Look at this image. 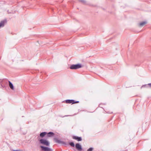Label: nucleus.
<instances>
[{
    "instance_id": "f257e3e1",
    "label": "nucleus",
    "mask_w": 151,
    "mask_h": 151,
    "mask_svg": "<svg viewBox=\"0 0 151 151\" xmlns=\"http://www.w3.org/2000/svg\"><path fill=\"white\" fill-rule=\"evenodd\" d=\"M40 142L44 145L48 146L50 145V143L46 139H41L39 140Z\"/></svg>"
},
{
    "instance_id": "f03ea898",
    "label": "nucleus",
    "mask_w": 151,
    "mask_h": 151,
    "mask_svg": "<svg viewBox=\"0 0 151 151\" xmlns=\"http://www.w3.org/2000/svg\"><path fill=\"white\" fill-rule=\"evenodd\" d=\"M81 65L80 64L76 65H72L70 66V68L71 69H77L81 67Z\"/></svg>"
},
{
    "instance_id": "7ed1b4c3",
    "label": "nucleus",
    "mask_w": 151,
    "mask_h": 151,
    "mask_svg": "<svg viewBox=\"0 0 151 151\" xmlns=\"http://www.w3.org/2000/svg\"><path fill=\"white\" fill-rule=\"evenodd\" d=\"M54 140L58 144H61L63 145H66V142H65L61 141L60 140H59L57 138H55L54 139Z\"/></svg>"
},
{
    "instance_id": "20e7f679",
    "label": "nucleus",
    "mask_w": 151,
    "mask_h": 151,
    "mask_svg": "<svg viewBox=\"0 0 151 151\" xmlns=\"http://www.w3.org/2000/svg\"><path fill=\"white\" fill-rule=\"evenodd\" d=\"M40 147L42 148V150L44 151H52V149L48 147L41 146Z\"/></svg>"
},
{
    "instance_id": "39448f33",
    "label": "nucleus",
    "mask_w": 151,
    "mask_h": 151,
    "mask_svg": "<svg viewBox=\"0 0 151 151\" xmlns=\"http://www.w3.org/2000/svg\"><path fill=\"white\" fill-rule=\"evenodd\" d=\"M75 147L76 149L79 151H81L82 150L81 145L78 143L76 144Z\"/></svg>"
},
{
    "instance_id": "423d86ee",
    "label": "nucleus",
    "mask_w": 151,
    "mask_h": 151,
    "mask_svg": "<svg viewBox=\"0 0 151 151\" xmlns=\"http://www.w3.org/2000/svg\"><path fill=\"white\" fill-rule=\"evenodd\" d=\"M72 138L73 139H76L78 141H81L82 140L81 137H78L76 136H73L72 137Z\"/></svg>"
},
{
    "instance_id": "0eeeda50",
    "label": "nucleus",
    "mask_w": 151,
    "mask_h": 151,
    "mask_svg": "<svg viewBox=\"0 0 151 151\" xmlns=\"http://www.w3.org/2000/svg\"><path fill=\"white\" fill-rule=\"evenodd\" d=\"M6 22V20H4L3 21H1V23H0V27H2L4 26V25L5 23Z\"/></svg>"
},
{
    "instance_id": "6e6552de",
    "label": "nucleus",
    "mask_w": 151,
    "mask_h": 151,
    "mask_svg": "<svg viewBox=\"0 0 151 151\" xmlns=\"http://www.w3.org/2000/svg\"><path fill=\"white\" fill-rule=\"evenodd\" d=\"M47 133L46 132H42L40 133V136L42 138L43 137L45 136L47 134Z\"/></svg>"
},
{
    "instance_id": "1a4fd4ad",
    "label": "nucleus",
    "mask_w": 151,
    "mask_h": 151,
    "mask_svg": "<svg viewBox=\"0 0 151 151\" xmlns=\"http://www.w3.org/2000/svg\"><path fill=\"white\" fill-rule=\"evenodd\" d=\"M47 136L48 137H52L54 136V133L52 132H49L48 133H47Z\"/></svg>"
},
{
    "instance_id": "9d476101",
    "label": "nucleus",
    "mask_w": 151,
    "mask_h": 151,
    "mask_svg": "<svg viewBox=\"0 0 151 151\" xmlns=\"http://www.w3.org/2000/svg\"><path fill=\"white\" fill-rule=\"evenodd\" d=\"M9 83V86L10 88L12 89V90H14V87L13 85V84H12V83L10 81H8Z\"/></svg>"
},
{
    "instance_id": "9b49d317",
    "label": "nucleus",
    "mask_w": 151,
    "mask_h": 151,
    "mask_svg": "<svg viewBox=\"0 0 151 151\" xmlns=\"http://www.w3.org/2000/svg\"><path fill=\"white\" fill-rule=\"evenodd\" d=\"M147 23V22L144 21L140 23L139 24V26L140 27H142Z\"/></svg>"
},
{
    "instance_id": "f8f14e48",
    "label": "nucleus",
    "mask_w": 151,
    "mask_h": 151,
    "mask_svg": "<svg viewBox=\"0 0 151 151\" xmlns=\"http://www.w3.org/2000/svg\"><path fill=\"white\" fill-rule=\"evenodd\" d=\"M73 101L72 100H66L65 101V102L67 104H70L71 103V101ZM63 102H65L64 101H63Z\"/></svg>"
},
{
    "instance_id": "ddd939ff",
    "label": "nucleus",
    "mask_w": 151,
    "mask_h": 151,
    "mask_svg": "<svg viewBox=\"0 0 151 151\" xmlns=\"http://www.w3.org/2000/svg\"><path fill=\"white\" fill-rule=\"evenodd\" d=\"M69 144L71 146L74 147L75 146V144L73 142H70L69 143Z\"/></svg>"
},
{
    "instance_id": "4468645a",
    "label": "nucleus",
    "mask_w": 151,
    "mask_h": 151,
    "mask_svg": "<svg viewBox=\"0 0 151 151\" xmlns=\"http://www.w3.org/2000/svg\"><path fill=\"white\" fill-rule=\"evenodd\" d=\"M72 101H71L72 102H71V103L72 104L77 103H78L79 102L78 101H75L74 100H72Z\"/></svg>"
},
{
    "instance_id": "2eb2a0df",
    "label": "nucleus",
    "mask_w": 151,
    "mask_h": 151,
    "mask_svg": "<svg viewBox=\"0 0 151 151\" xmlns=\"http://www.w3.org/2000/svg\"><path fill=\"white\" fill-rule=\"evenodd\" d=\"M93 148L92 147H91L89 148V149H88L87 151H92L93 150Z\"/></svg>"
},
{
    "instance_id": "dca6fc26",
    "label": "nucleus",
    "mask_w": 151,
    "mask_h": 151,
    "mask_svg": "<svg viewBox=\"0 0 151 151\" xmlns=\"http://www.w3.org/2000/svg\"><path fill=\"white\" fill-rule=\"evenodd\" d=\"M80 1L83 3H85L86 2L84 0H80Z\"/></svg>"
},
{
    "instance_id": "f3484780",
    "label": "nucleus",
    "mask_w": 151,
    "mask_h": 151,
    "mask_svg": "<svg viewBox=\"0 0 151 151\" xmlns=\"http://www.w3.org/2000/svg\"><path fill=\"white\" fill-rule=\"evenodd\" d=\"M148 85L151 88V83H149Z\"/></svg>"
},
{
    "instance_id": "a211bd4d",
    "label": "nucleus",
    "mask_w": 151,
    "mask_h": 151,
    "mask_svg": "<svg viewBox=\"0 0 151 151\" xmlns=\"http://www.w3.org/2000/svg\"><path fill=\"white\" fill-rule=\"evenodd\" d=\"M146 86V85H144V86Z\"/></svg>"
}]
</instances>
